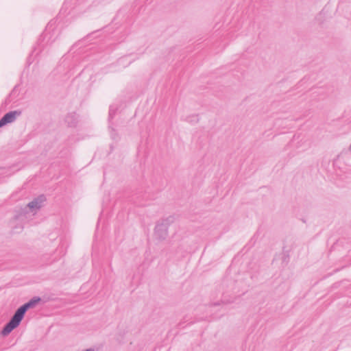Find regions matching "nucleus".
<instances>
[{
  "label": "nucleus",
  "instance_id": "1",
  "mask_svg": "<svg viewBox=\"0 0 351 351\" xmlns=\"http://www.w3.org/2000/svg\"><path fill=\"white\" fill-rule=\"evenodd\" d=\"M39 297H34L29 302L20 306L14 313L10 320L3 327L1 334L3 336L10 334L14 328L18 327L23 319L27 311L33 308L39 301Z\"/></svg>",
  "mask_w": 351,
  "mask_h": 351
},
{
  "label": "nucleus",
  "instance_id": "2",
  "mask_svg": "<svg viewBox=\"0 0 351 351\" xmlns=\"http://www.w3.org/2000/svg\"><path fill=\"white\" fill-rule=\"evenodd\" d=\"M167 220H162V222L157 223L155 227V234L159 239H165L167 236Z\"/></svg>",
  "mask_w": 351,
  "mask_h": 351
},
{
  "label": "nucleus",
  "instance_id": "3",
  "mask_svg": "<svg viewBox=\"0 0 351 351\" xmlns=\"http://www.w3.org/2000/svg\"><path fill=\"white\" fill-rule=\"evenodd\" d=\"M21 114V110L10 111L0 119V128L14 122Z\"/></svg>",
  "mask_w": 351,
  "mask_h": 351
},
{
  "label": "nucleus",
  "instance_id": "4",
  "mask_svg": "<svg viewBox=\"0 0 351 351\" xmlns=\"http://www.w3.org/2000/svg\"><path fill=\"white\" fill-rule=\"evenodd\" d=\"M45 200L46 198L43 195H39L29 202L27 204V207L30 210L32 213H36L41 208L43 203Z\"/></svg>",
  "mask_w": 351,
  "mask_h": 351
},
{
  "label": "nucleus",
  "instance_id": "5",
  "mask_svg": "<svg viewBox=\"0 0 351 351\" xmlns=\"http://www.w3.org/2000/svg\"><path fill=\"white\" fill-rule=\"evenodd\" d=\"M51 24H49L47 26V29H49L51 27ZM49 32L48 29H46L45 32L42 35V40L40 39L38 43L37 47H35L34 53H36V55L40 53L45 47V44L49 43Z\"/></svg>",
  "mask_w": 351,
  "mask_h": 351
},
{
  "label": "nucleus",
  "instance_id": "6",
  "mask_svg": "<svg viewBox=\"0 0 351 351\" xmlns=\"http://www.w3.org/2000/svg\"><path fill=\"white\" fill-rule=\"evenodd\" d=\"M132 60L130 59V57L129 56H125L119 59L117 62L120 66H122L123 67H126L128 65H130L132 63Z\"/></svg>",
  "mask_w": 351,
  "mask_h": 351
},
{
  "label": "nucleus",
  "instance_id": "7",
  "mask_svg": "<svg viewBox=\"0 0 351 351\" xmlns=\"http://www.w3.org/2000/svg\"><path fill=\"white\" fill-rule=\"evenodd\" d=\"M66 122L68 123V125L70 127L75 126L76 124H77V117H76V115L74 114H69L66 117Z\"/></svg>",
  "mask_w": 351,
  "mask_h": 351
},
{
  "label": "nucleus",
  "instance_id": "8",
  "mask_svg": "<svg viewBox=\"0 0 351 351\" xmlns=\"http://www.w3.org/2000/svg\"><path fill=\"white\" fill-rule=\"evenodd\" d=\"M117 110V107H115L114 106H110L109 115H108L109 121H110L115 116Z\"/></svg>",
  "mask_w": 351,
  "mask_h": 351
},
{
  "label": "nucleus",
  "instance_id": "9",
  "mask_svg": "<svg viewBox=\"0 0 351 351\" xmlns=\"http://www.w3.org/2000/svg\"><path fill=\"white\" fill-rule=\"evenodd\" d=\"M186 121L189 123H197L199 121L198 115L193 114L186 118Z\"/></svg>",
  "mask_w": 351,
  "mask_h": 351
},
{
  "label": "nucleus",
  "instance_id": "10",
  "mask_svg": "<svg viewBox=\"0 0 351 351\" xmlns=\"http://www.w3.org/2000/svg\"><path fill=\"white\" fill-rule=\"evenodd\" d=\"M109 128L110 130V136H111L113 140H117V137H116L117 134L115 132V130L112 128H111V126H109Z\"/></svg>",
  "mask_w": 351,
  "mask_h": 351
},
{
  "label": "nucleus",
  "instance_id": "11",
  "mask_svg": "<svg viewBox=\"0 0 351 351\" xmlns=\"http://www.w3.org/2000/svg\"><path fill=\"white\" fill-rule=\"evenodd\" d=\"M67 5H68V2L66 1L64 3V5L61 10V12H64V10L67 9Z\"/></svg>",
  "mask_w": 351,
  "mask_h": 351
},
{
  "label": "nucleus",
  "instance_id": "12",
  "mask_svg": "<svg viewBox=\"0 0 351 351\" xmlns=\"http://www.w3.org/2000/svg\"><path fill=\"white\" fill-rule=\"evenodd\" d=\"M349 149L351 151V143H350V145L349 147Z\"/></svg>",
  "mask_w": 351,
  "mask_h": 351
}]
</instances>
